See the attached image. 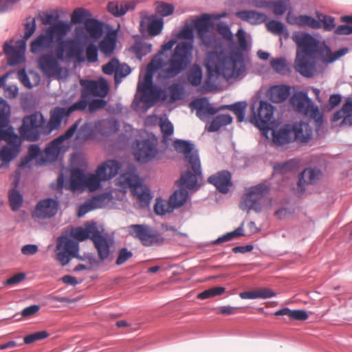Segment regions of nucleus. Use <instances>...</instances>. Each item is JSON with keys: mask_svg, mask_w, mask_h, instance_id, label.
I'll use <instances>...</instances> for the list:
<instances>
[{"mask_svg": "<svg viewBox=\"0 0 352 352\" xmlns=\"http://www.w3.org/2000/svg\"><path fill=\"white\" fill-rule=\"evenodd\" d=\"M3 51L8 56V62L10 65L19 64L23 59L22 53L14 46L6 43L3 45Z\"/></svg>", "mask_w": 352, "mask_h": 352, "instance_id": "nucleus-42", "label": "nucleus"}, {"mask_svg": "<svg viewBox=\"0 0 352 352\" xmlns=\"http://www.w3.org/2000/svg\"><path fill=\"white\" fill-rule=\"evenodd\" d=\"M107 102L104 98H98L89 100L88 102L87 107L89 112H95L99 109H103L106 107Z\"/></svg>", "mask_w": 352, "mask_h": 352, "instance_id": "nucleus-56", "label": "nucleus"}, {"mask_svg": "<svg viewBox=\"0 0 352 352\" xmlns=\"http://www.w3.org/2000/svg\"><path fill=\"white\" fill-rule=\"evenodd\" d=\"M38 64L41 70L48 77L60 75L62 72L58 59L56 58L52 54L41 55L38 59Z\"/></svg>", "mask_w": 352, "mask_h": 352, "instance_id": "nucleus-24", "label": "nucleus"}, {"mask_svg": "<svg viewBox=\"0 0 352 352\" xmlns=\"http://www.w3.org/2000/svg\"><path fill=\"white\" fill-rule=\"evenodd\" d=\"M10 107L8 102L0 98V140L6 142V145L0 149V168L8 164L14 159L21 151V140L9 126Z\"/></svg>", "mask_w": 352, "mask_h": 352, "instance_id": "nucleus-6", "label": "nucleus"}, {"mask_svg": "<svg viewBox=\"0 0 352 352\" xmlns=\"http://www.w3.org/2000/svg\"><path fill=\"white\" fill-rule=\"evenodd\" d=\"M291 87L289 85H278L271 87L267 93L270 101L280 103L287 99L290 94Z\"/></svg>", "mask_w": 352, "mask_h": 352, "instance_id": "nucleus-34", "label": "nucleus"}, {"mask_svg": "<svg viewBox=\"0 0 352 352\" xmlns=\"http://www.w3.org/2000/svg\"><path fill=\"white\" fill-rule=\"evenodd\" d=\"M272 130V141L275 145L283 146L292 142L294 139L293 137L292 125L286 124L276 130Z\"/></svg>", "mask_w": 352, "mask_h": 352, "instance_id": "nucleus-31", "label": "nucleus"}, {"mask_svg": "<svg viewBox=\"0 0 352 352\" xmlns=\"http://www.w3.org/2000/svg\"><path fill=\"white\" fill-rule=\"evenodd\" d=\"M244 236L243 232V223L239 227L233 230L232 232H228L221 236H219L213 241L214 244H219L221 243L227 242L232 240L234 238H238Z\"/></svg>", "mask_w": 352, "mask_h": 352, "instance_id": "nucleus-50", "label": "nucleus"}, {"mask_svg": "<svg viewBox=\"0 0 352 352\" xmlns=\"http://www.w3.org/2000/svg\"><path fill=\"white\" fill-rule=\"evenodd\" d=\"M40 19L44 25L52 27L58 25L60 21L56 22L59 15L56 11H45L39 14Z\"/></svg>", "mask_w": 352, "mask_h": 352, "instance_id": "nucleus-48", "label": "nucleus"}, {"mask_svg": "<svg viewBox=\"0 0 352 352\" xmlns=\"http://www.w3.org/2000/svg\"><path fill=\"white\" fill-rule=\"evenodd\" d=\"M86 175L80 169H74L72 170L70 176V186L74 190H80L85 188Z\"/></svg>", "mask_w": 352, "mask_h": 352, "instance_id": "nucleus-44", "label": "nucleus"}, {"mask_svg": "<svg viewBox=\"0 0 352 352\" xmlns=\"http://www.w3.org/2000/svg\"><path fill=\"white\" fill-rule=\"evenodd\" d=\"M276 294L269 289H261L256 291L243 292L239 294L242 299H267L276 296Z\"/></svg>", "mask_w": 352, "mask_h": 352, "instance_id": "nucleus-41", "label": "nucleus"}, {"mask_svg": "<svg viewBox=\"0 0 352 352\" xmlns=\"http://www.w3.org/2000/svg\"><path fill=\"white\" fill-rule=\"evenodd\" d=\"M132 256V252L128 250L126 248H122L118 252V256L116 259V263L117 265H122Z\"/></svg>", "mask_w": 352, "mask_h": 352, "instance_id": "nucleus-63", "label": "nucleus"}, {"mask_svg": "<svg viewBox=\"0 0 352 352\" xmlns=\"http://www.w3.org/2000/svg\"><path fill=\"white\" fill-rule=\"evenodd\" d=\"M87 60L89 63H95L98 59V49L94 43H90L85 50Z\"/></svg>", "mask_w": 352, "mask_h": 352, "instance_id": "nucleus-55", "label": "nucleus"}, {"mask_svg": "<svg viewBox=\"0 0 352 352\" xmlns=\"http://www.w3.org/2000/svg\"><path fill=\"white\" fill-rule=\"evenodd\" d=\"M131 236L138 239L144 246L162 245L164 238L157 231L153 230L150 226L143 224H134L129 227Z\"/></svg>", "mask_w": 352, "mask_h": 352, "instance_id": "nucleus-15", "label": "nucleus"}, {"mask_svg": "<svg viewBox=\"0 0 352 352\" xmlns=\"http://www.w3.org/2000/svg\"><path fill=\"white\" fill-rule=\"evenodd\" d=\"M187 78L192 85H199L202 80V71L201 67L197 65H193L188 73Z\"/></svg>", "mask_w": 352, "mask_h": 352, "instance_id": "nucleus-51", "label": "nucleus"}, {"mask_svg": "<svg viewBox=\"0 0 352 352\" xmlns=\"http://www.w3.org/2000/svg\"><path fill=\"white\" fill-rule=\"evenodd\" d=\"M208 182L212 184L219 192L226 194L232 186V175L228 170L219 171L210 176Z\"/></svg>", "mask_w": 352, "mask_h": 352, "instance_id": "nucleus-27", "label": "nucleus"}, {"mask_svg": "<svg viewBox=\"0 0 352 352\" xmlns=\"http://www.w3.org/2000/svg\"><path fill=\"white\" fill-rule=\"evenodd\" d=\"M174 146L178 153L184 154L185 161L190 165L193 171L192 173L188 170L182 174L179 180L177 182L180 188L175 190L172 194H176L175 199L177 202H182L179 205L180 208L189 197L186 189L195 192L199 188L198 182L202 179V174L198 151L195 148L193 144L187 140H176L174 142Z\"/></svg>", "mask_w": 352, "mask_h": 352, "instance_id": "nucleus-3", "label": "nucleus"}, {"mask_svg": "<svg viewBox=\"0 0 352 352\" xmlns=\"http://www.w3.org/2000/svg\"><path fill=\"white\" fill-rule=\"evenodd\" d=\"M267 30L276 35H283L285 38L289 36L288 31L287 30L285 25L278 21L271 20L267 23Z\"/></svg>", "mask_w": 352, "mask_h": 352, "instance_id": "nucleus-46", "label": "nucleus"}, {"mask_svg": "<svg viewBox=\"0 0 352 352\" xmlns=\"http://www.w3.org/2000/svg\"><path fill=\"white\" fill-rule=\"evenodd\" d=\"M120 182L124 187L130 188L132 194L137 198L142 206H146L150 204L152 197L148 188L143 186L138 175L126 173L119 177Z\"/></svg>", "mask_w": 352, "mask_h": 352, "instance_id": "nucleus-14", "label": "nucleus"}, {"mask_svg": "<svg viewBox=\"0 0 352 352\" xmlns=\"http://www.w3.org/2000/svg\"><path fill=\"white\" fill-rule=\"evenodd\" d=\"M36 28L35 18L28 17L25 23L23 39H28L35 32Z\"/></svg>", "mask_w": 352, "mask_h": 352, "instance_id": "nucleus-58", "label": "nucleus"}, {"mask_svg": "<svg viewBox=\"0 0 352 352\" xmlns=\"http://www.w3.org/2000/svg\"><path fill=\"white\" fill-rule=\"evenodd\" d=\"M246 107L245 102H237L232 104L226 105L225 108L232 111L237 117L238 122H241L244 120Z\"/></svg>", "mask_w": 352, "mask_h": 352, "instance_id": "nucleus-47", "label": "nucleus"}, {"mask_svg": "<svg viewBox=\"0 0 352 352\" xmlns=\"http://www.w3.org/2000/svg\"><path fill=\"white\" fill-rule=\"evenodd\" d=\"M176 41L170 39L164 43L160 50L153 56L147 65L143 78L138 83V91L141 93L140 100L142 102L152 101L151 86L153 84V74L161 69L163 76L166 78H174L185 71L190 65L192 59V43L190 41L179 42L167 61H164L162 56L165 52L170 50Z\"/></svg>", "mask_w": 352, "mask_h": 352, "instance_id": "nucleus-1", "label": "nucleus"}, {"mask_svg": "<svg viewBox=\"0 0 352 352\" xmlns=\"http://www.w3.org/2000/svg\"><path fill=\"white\" fill-rule=\"evenodd\" d=\"M270 65L278 74H285L288 72L286 60L283 58H272L270 60Z\"/></svg>", "mask_w": 352, "mask_h": 352, "instance_id": "nucleus-53", "label": "nucleus"}, {"mask_svg": "<svg viewBox=\"0 0 352 352\" xmlns=\"http://www.w3.org/2000/svg\"><path fill=\"white\" fill-rule=\"evenodd\" d=\"M160 129H161L163 138L165 139H167L168 138H169L174 132L173 124L168 119H165L164 120L161 122Z\"/></svg>", "mask_w": 352, "mask_h": 352, "instance_id": "nucleus-62", "label": "nucleus"}, {"mask_svg": "<svg viewBox=\"0 0 352 352\" xmlns=\"http://www.w3.org/2000/svg\"><path fill=\"white\" fill-rule=\"evenodd\" d=\"M210 19V15L205 14L201 18L195 21V27L198 36L207 47H212L216 45L215 36L211 34L210 30L211 28Z\"/></svg>", "mask_w": 352, "mask_h": 352, "instance_id": "nucleus-22", "label": "nucleus"}, {"mask_svg": "<svg viewBox=\"0 0 352 352\" xmlns=\"http://www.w3.org/2000/svg\"><path fill=\"white\" fill-rule=\"evenodd\" d=\"M102 72L107 75L114 74L116 83L121 82L122 78L127 76L131 72L130 67L126 63H120L116 58H112L107 64L102 66Z\"/></svg>", "mask_w": 352, "mask_h": 352, "instance_id": "nucleus-25", "label": "nucleus"}, {"mask_svg": "<svg viewBox=\"0 0 352 352\" xmlns=\"http://www.w3.org/2000/svg\"><path fill=\"white\" fill-rule=\"evenodd\" d=\"M151 89L153 90V92H151L152 101L150 102H146V104H153L154 98L157 96L160 97L161 100L167 104H171L181 99L183 94L182 87L177 83H173L165 90L157 91L158 92L157 95L155 94V89L152 87V85L151 86ZM144 102L145 103V102Z\"/></svg>", "mask_w": 352, "mask_h": 352, "instance_id": "nucleus-23", "label": "nucleus"}, {"mask_svg": "<svg viewBox=\"0 0 352 352\" xmlns=\"http://www.w3.org/2000/svg\"><path fill=\"white\" fill-rule=\"evenodd\" d=\"M238 48L242 52H247L249 49L246 38V33L243 29H239L236 32Z\"/></svg>", "mask_w": 352, "mask_h": 352, "instance_id": "nucleus-59", "label": "nucleus"}, {"mask_svg": "<svg viewBox=\"0 0 352 352\" xmlns=\"http://www.w3.org/2000/svg\"><path fill=\"white\" fill-rule=\"evenodd\" d=\"M252 110L253 114L250 120L251 122L261 131H263V133L271 129L269 124L274 114V107L272 104L261 100L257 110H254V106H253Z\"/></svg>", "mask_w": 352, "mask_h": 352, "instance_id": "nucleus-16", "label": "nucleus"}, {"mask_svg": "<svg viewBox=\"0 0 352 352\" xmlns=\"http://www.w3.org/2000/svg\"><path fill=\"white\" fill-rule=\"evenodd\" d=\"M70 25L67 22L60 21L55 26L47 27L45 33L38 35L30 44V51L34 54H39L49 51L54 40L62 39L67 33Z\"/></svg>", "mask_w": 352, "mask_h": 352, "instance_id": "nucleus-9", "label": "nucleus"}, {"mask_svg": "<svg viewBox=\"0 0 352 352\" xmlns=\"http://www.w3.org/2000/svg\"><path fill=\"white\" fill-rule=\"evenodd\" d=\"M205 65L210 79L222 77L228 80L236 78L245 69L241 56H228L223 52L216 51L208 53Z\"/></svg>", "mask_w": 352, "mask_h": 352, "instance_id": "nucleus-5", "label": "nucleus"}, {"mask_svg": "<svg viewBox=\"0 0 352 352\" xmlns=\"http://www.w3.org/2000/svg\"><path fill=\"white\" fill-rule=\"evenodd\" d=\"M104 200L103 195H98L89 199L88 202L81 204L78 207V216L81 217L89 211L102 206Z\"/></svg>", "mask_w": 352, "mask_h": 352, "instance_id": "nucleus-39", "label": "nucleus"}, {"mask_svg": "<svg viewBox=\"0 0 352 352\" xmlns=\"http://www.w3.org/2000/svg\"><path fill=\"white\" fill-rule=\"evenodd\" d=\"M85 27L89 36L95 40L100 38L103 32V23L95 19H88Z\"/></svg>", "mask_w": 352, "mask_h": 352, "instance_id": "nucleus-38", "label": "nucleus"}, {"mask_svg": "<svg viewBox=\"0 0 352 352\" xmlns=\"http://www.w3.org/2000/svg\"><path fill=\"white\" fill-rule=\"evenodd\" d=\"M322 177V172L319 168L312 167L305 168L299 176V180L297 184L298 193H304L308 185L316 184Z\"/></svg>", "mask_w": 352, "mask_h": 352, "instance_id": "nucleus-26", "label": "nucleus"}, {"mask_svg": "<svg viewBox=\"0 0 352 352\" xmlns=\"http://www.w3.org/2000/svg\"><path fill=\"white\" fill-rule=\"evenodd\" d=\"M140 31L151 36L160 34L164 27V20L155 14H148L147 12L140 13Z\"/></svg>", "mask_w": 352, "mask_h": 352, "instance_id": "nucleus-21", "label": "nucleus"}, {"mask_svg": "<svg viewBox=\"0 0 352 352\" xmlns=\"http://www.w3.org/2000/svg\"><path fill=\"white\" fill-rule=\"evenodd\" d=\"M82 118L77 120L71 126H69L65 132L51 141L45 149V156L50 161H55L57 160L60 153L63 148V144L65 140H69L73 137L78 129Z\"/></svg>", "mask_w": 352, "mask_h": 352, "instance_id": "nucleus-17", "label": "nucleus"}, {"mask_svg": "<svg viewBox=\"0 0 352 352\" xmlns=\"http://www.w3.org/2000/svg\"><path fill=\"white\" fill-rule=\"evenodd\" d=\"M269 192L270 188L264 184L250 187L240 201V208L248 212L252 210L257 213L261 212Z\"/></svg>", "mask_w": 352, "mask_h": 352, "instance_id": "nucleus-12", "label": "nucleus"}, {"mask_svg": "<svg viewBox=\"0 0 352 352\" xmlns=\"http://www.w3.org/2000/svg\"><path fill=\"white\" fill-rule=\"evenodd\" d=\"M8 198L10 207L13 211H16L21 207L23 198L18 190L16 189L10 190Z\"/></svg>", "mask_w": 352, "mask_h": 352, "instance_id": "nucleus-52", "label": "nucleus"}, {"mask_svg": "<svg viewBox=\"0 0 352 352\" xmlns=\"http://www.w3.org/2000/svg\"><path fill=\"white\" fill-rule=\"evenodd\" d=\"M157 14L162 18L171 15L174 12V6L172 4L162 2L156 8Z\"/></svg>", "mask_w": 352, "mask_h": 352, "instance_id": "nucleus-57", "label": "nucleus"}, {"mask_svg": "<svg viewBox=\"0 0 352 352\" xmlns=\"http://www.w3.org/2000/svg\"><path fill=\"white\" fill-rule=\"evenodd\" d=\"M107 9L113 16L120 17L127 12L129 9V4L124 2L111 1L108 3Z\"/></svg>", "mask_w": 352, "mask_h": 352, "instance_id": "nucleus-45", "label": "nucleus"}, {"mask_svg": "<svg viewBox=\"0 0 352 352\" xmlns=\"http://www.w3.org/2000/svg\"><path fill=\"white\" fill-rule=\"evenodd\" d=\"M80 85L82 89L80 100L72 105L65 107L69 117L74 111H85L91 97L105 98L109 90V87L106 82L84 80H81Z\"/></svg>", "mask_w": 352, "mask_h": 352, "instance_id": "nucleus-8", "label": "nucleus"}, {"mask_svg": "<svg viewBox=\"0 0 352 352\" xmlns=\"http://www.w3.org/2000/svg\"><path fill=\"white\" fill-rule=\"evenodd\" d=\"M232 118L229 114H220L216 116L211 121L208 127V131L215 132L219 131L222 126L231 124Z\"/></svg>", "mask_w": 352, "mask_h": 352, "instance_id": "nucleus-43", "label": "nucleus"}, {"mask_svg": "<svg viewBox=\"0 0 352 352\" xmlns=\"http://www.w3.org/2000/svg\"><path fill=\"white\" fill-rule=\"evenodd\" d=\"M192 109H195L197 117L205 120L207 118L216 114L219 109L212 107L205 98L195 99L190 103Z\"/></svg>", "mask_w": 352, "mask_h": 352, "instance_id": "nucleus-30", "label": "nucleus"}, {"mask_svg": "<svg viewBox=\"0 0 352 352\" xmlns=\"http://www.w3.org/2000/svg\"><path fill=\"white\" fill-rule=\"evenodd\" d=\"M121 164L116 160H107L100 164L96 174H89L86 176L85 188L94 191L101 187V182L109 180L115 177L120 169Z\"/></svg>", "mask_w": 352, "mask_h": 352, "instance_id": "nucleus-11", "label": "nucleus"}, {"mask_svg": "<svg viewBox=\"0 0 352 352\" xmlns=\"http://www.w3.org/2000/svg\"><path fill=\"white\" fill-rule=\"evenodd\" d=\"M276 316H287L292 320H306L309 316L306 311L302 309L292 310L287 307L279 309L274 313Z\"/></svg>", "mask_w": 352, "mask_h": 352, "instance_id": "nucleus-40", "label": "nucleus"}, {"mask_svg": "<svg viewBox=\"0 0 352 352\" xmlns=\"http://www.w3.org/2000/svg\"><path fill=\"white\" fill-rule=\"evenodd\" d=\"M40 153L41 148L38 145H30L28 148V157L22 159L20 166L22 167L27 166L29 162L37 157Z\"/></svg>", "mask_w": 352, "mask_h": 352, "instance_id": "nucleus-54", "label": "nucleus"}, {"mask_svg": "<svg viewBox=\"0 0 352 352\" xmlns=\"http://www.w3.org/2000/svg\"><path fill=\"white\" fill-rule=\"evenodd\" d=\"M178 36L186 39V41H190L193 44V30L188 25L184 27L179 32Z\"/></svg>", "mask_w": 352, "mask_h": 352, "instance_id": "nucleus-64", "label": "nucleus"}, {"mask_svg": "<svg viewBox=\"0 0 352 352\" xmlns=\"http://www.w3.org/2000/svg\"><path fill=\"white\" fill-rule=\"evenodd\" d=\"M56 200L48 198L40 201L34 210V216L38 219H46L54 217L58 210Z\"/></svg>", "mask_w": 352, "mask_h": 352, "instance_id": "nucleus-28", "label": "nucleus"}, {"mask_svg": "<svg viewBox=\"0 0 352 352\" xmlns=\"http://www.w3.org/2000/svg\"><path fill=\"white\" fill-rule=\"evenodd\" d=\"M244 236L243 232V223L239 227L233 230L232 232H228L221 236H219L213 241L214 244H219L221 243L227 242L232 240L234 238H238Z\"/></svg>", "mask_w": 352, "mask_h": 352, "instance_id": "nucleus-49", "label": "nucleus"}, {"mask_svg": "<svg viewBox=\"0 0 352 352\" xmlns=\"http://www.w3.org/2000/svg\"><path fill=\"white\" fill-rule=\"evenodd\" d=\"M152 44L145 41L143 38L137 36L135 42L131 47V51L135 54L137 58L140 60L143 56L147 55L151 52Z\"/></svg>", "mask_w": 352, "mask_h": 352, "instance_id": "nucleus-37", "label": "nucleus"}, {"mask_svg": "<svg viewBox=\"0 0 352 352\" xmlns=\"http://www.w3.org/2000/svg\"><path fill=\"white\" fill-rule=\"evenodd\" d=\"M176 194L171 195L168 200L158 199L154 206V210L157 214L165 215L167 213L172 212L175 208H179L182 202L175 201Z\"/></svg>", "mask_w": 352, "mask_h": 352, "instance_id": "nucleus-33", "label": "nucleus"}, {"mask_svg": "<svg viewBox=\"0 0 352 352\" xmlns=\"http://www.w3.org/2000/svg\"><path fill=\"white\" fill-rule=\"evenodd\" d=\"M270 8H272L274 14L280 16L287 11V4L283 0L272 1V7Z\"/></svg>", "mask_w": 352, "mask_h": 352, "instance_id": "nucleus-61", "label": "nucleus"}, {"mask_svg": "<svg viewBox=\"0 0 352 352\" xmlns=\"http://www.w3.org/2000/svg\"><path fill=\"white\" fill-rule=\"evenodd\" d=\"M117 31L111 30L109 31L103 39L99 43V47L102 53L106 56L111 55L116 47Z\"/></svg>", "mask_w": 352, "mask_h": 352, "instance_id": "nucleus-36", "label": "nucleus"}, {"mask_svg": "<svg viewBox=\"0 0 352 352\" xmlns=\"http://www.w3.org/2000/svg\"><path fill=\"white\" fill-rule=\"evenodd\" d=\"M56 259L65 266L74 257H78V243L69 237H63L58 241Z\"/></svg>", "mask_w": 352, "mask_h": 352, "instance_id": "nucleus-18", "label": "nucleus"}, {"mask_svg": "<svg viewBox=\"0 0 352 352\" xmlns=\"http://www.w3.org/2000/svg\"><path fill=\"white\" fill-rule=\"evenodd\" d=\"M72 235L78 241L90 239L98 251L100 260L104 261L109 256L113 241L108 237L107 234L104 235L100 232L96 222L87 223L85 228H74L72 232Z\"/></svg>", "mask_w": 352, "mask_h": 352, "instance_id": "nucleus-7", "label": "nucleus"}, {"mask_svg": "<svg viewBox=\"0 0 352 352\" xmlns=\"http://www.w3.org/2000/svg\"><path fill=\"white\" fill-rule=\"evenodd\" d=\"M136 146L133 151L135 160L140 163H147L154 159L158 153V149L153 140L144 139L136 140Z\"/></svg>", "mask_w": 352, "mask_h": 352, "instance_id": "nucleus-19", "label": "nucleus"}, {"mask_svg": "<svg viewBox=\"0 0 352 352\" xmlns=\"http://www.w3.org/2000/svg\"><path fill=\"white\" fill-rule=\"evenodd\" d=\"M318 17L320 21L311 16L300 15L295 18V23L299 26H308L316 30L321 28L322 23L324 30L327 32L335 28V19L333 16L320 14L318 15Z\"/></svg>", "mask_w": 352, "mask_h": 352, "instance_id": "nucleus-20", "label": "nucleus"}, {"mask_svg": "<svg viewBox=\"0 0 352 352\" xmlns=\"http://www.w3.org/2000/svg\"><path fill=\"white\" fill-rule=\"evenodd\" d=\"M292 125L294 140L306 143L312 138L313 129L309 123L301 121Z\"/></svg>", "mask_w": 352, "mask_h": 352, "instance_id": "nucleus-32", "label": "nucleus"}, {"mask_svg": "<svg viewBox=\"0 0 352 352\" xmlns=\"http://www.w3.org/2000/svg\"><path fill=\"white\" fill-rule=\"evenodd\" d=\"M236 16L241 20L252 25H258L267 19V16L255 10H241L236 13Z\"/></svg>", "mask_w": 352, "mask_h": 352, "instance_id": "nucleus-35", "label": "nucleus"}, {"mask_svg": "<svg viewBox=\"0 0 352 352\" xmlns=\"http://www.w3.org/2000/svg\"><path fill=\"white\" fill-rule=\"evenodd\" d=\"M119 129V122L113 118L85 122L77 131L76 140L80 142H86L96 137V131L101 134L113 133L117 132Z\"/></svg>", "mask_w": 352, "mask_h": 352, "instance_id": "nucleus-10", "label": "nucleus"}, {"mask_svg": "<svg viewBox=\"0 0 352 352\" xmlns=\"http://www.w3.org/2000/svg\"><path fill=\"white\" fill-rule=\"evenodd\" d=\"M292 38L298 46L295 69L307 78L314 76L318 59H325L328 63H333L348 52V48L342 47L332 52L324 43H320L310 34L304 32H295Z\"/></svg>", "mask_w": 352, "mask_h": 352, "instance_id": "nucleus-2", "label": "nucleus"}, {"mask_svg": "<svg viewBox=\"0 0 352 352\" xmlns=\"http://www.w3.org/2000/svg\"><path fill=\"white\" fill-rule=\"evenodd\" d=\"M290 102L296 111L312 118L317 126H320L322 124L323 114L306 93L302 91L295 93L291 97Z\"/></svg>", "mask_w": 352, "mask_h": 352, "instance_id": "nucleus-13", "label": "nucleus"}, {"mask_svg": "<svg viewBox=\"0 0 352 352\" xmlns=\"http://www.w3.org/2000/svg\"><path fill=\"white\" fill-rule=\"evenodd\" d=\"M340 126H352V98H346L342 108L336 111L331 118L332 122L341 120Z\"/></svg>", "mask_w": 352, "mask_h": 352, "instance_id": "nucleus-29", "label": "nucleus"}, {"mask_svg": "<svg viewBox=\"0 0 352 352\" xmlns=\"http://www.w3.org/2000/svg\"><path fill=\"white\" fill-rule=\"evenodd\" d=\"M68 118L65 107H56L51 111L47 122L42 113L35 111L23 117L19 132L23 139L35 142L41 134L48 135L52 131L58 129L62 122H67Z\"/></svg>", "mask_w": 352, "mask_h": 352, "instance_id": "nucleus-4", "label": "nucleus"}, {"mask_svg": "<svg viewBox=\"0 0 352 352\" xmlns=\"http://www.w3.org/2000/svg\"><path fill=\"white\" fill-rule=\"evenodd\" d=\"M88 15H89V12H87L84 8H78L73 11L71 16V20L75 24L80 23Z\"/></svg>", "mask_w": 352, "mask_h": 352, "instance_id": "nucleus-60", "label": "nucleus"}]
</instances>
